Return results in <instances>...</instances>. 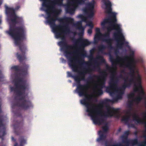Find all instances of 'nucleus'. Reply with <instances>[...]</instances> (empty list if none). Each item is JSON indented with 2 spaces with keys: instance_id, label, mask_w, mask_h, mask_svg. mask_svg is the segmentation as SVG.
Wrapping results in <instances>:
<instances>
[{
  "instance_id": "obj_41",
  "label": "nucleus",
  "mask_w": 146,
  "mask_h": 146,
  "mask_svg": "<svg viewBox=\"0 0 146 146\" xmlns=\"http://www.w3.org/2000/svg\"><path fill=\"white\" fill-rule=\"evenodd\" d=\"M60 2V0H54L52 2V3L54 6L55 5L59 3Z\"/></svg>"
},
{
  "instance_id": "obj_12",
  "label": "nucleus",
  "mask_w": 146,
  "mask_h": 146,
  "mask_svg": "<svg viewBox=\"0 0 146 146\" xmlns=\"http://www.w3.org/2000/svg\"><path fill=\"white\" fill-rule=\"evenodd\" d=\"M50 8L53 10L52 11V13L54 14L53 17L51 16V13L49 12V10L47 9L45 10L46 12L47 17L46 18V23L49 25L52 23V22L54 23L55 20H58L61 22L63 20V19L62 18H60L58 17V15L60 13V10H57L55 9V7L54 6H51Z\"/></svg>"
},
{
  "instance_id": "obj_11",
  "label": "nucleus",
  "mask_w": 146,
  "mask_h": 146,
  "mask_svg": "<svg viewBox=\"0 0 146 146\" xmlns=\"http://www.w3.org/2000/svg\"><path fill=\"white\" fill-rule=\"evenodd\" d=\"M135 51L131 49L130 46L128 45V69L131 70V72H133V68L135 67L136 63L143 62L142 59L135 58Z\"/></svg>"
},
{
  "instance_id": "obj_27",
  "label": "nucleus",
  "mask_w": 146,
  "mask_h": 146,
  "mask_svg": "<svg viewBox=\"0 0 146 146\" xmlns=\"http://www.w3.org/2000/svg\"><path fill=\"white\" fill-rule=\"evenodd\" d=\"M19 141L20 143L19 146H23L26 143V140L23 136L20 137L19 139Z\"/></svg>"
},
{
  "instance_id": "obj_7",
  "label": "nucleus",
  "mask_w": 146,
  "mask_h": 146,
  "mask_svg": "<svg viewBox=\"0 0 146 146\" xmlns=\"http://www.w3.org/2000/svg\"><path fill=\"white\" fill-rule=\"evenodd\" d=\"M58 45L61 47V49L64 51L65 55L68 59L69 65L71 67L73 71L74 72H78V66L74 63L75 61V59L73 57V55L78 52V50L75 51H72L74 46L67 44L66 41H61L58 42Z\"/></svg>"
},
{
  "instance_id": "obj_56",
  "label": "nucleus",
  "mask_w": 146,
  "mask_h": 146,
  "mask_svg": "<svg viewBox=\"0 0 146 146\" xmlns=\"http://www.w3.org/2000/svg\"><path fill=\"white\" fill-rule=\"evenodd\" d=\"M105 146H109V145H108V142L106 141L105 142Z\"/></svg>"
},
{
  "instance_id": "obj_10",
  "label": "nucleus",
  "mask_w": 146,
  "mask_h": 146,
  "mask_svg": "<svg viewBox=\"0 0 146 146\" xmlns=\"http://www.w3.org/2000/svg\"><path fill=\"white\" fill-rule=\"evenodd\" d=\"M56 21L55 20L54 23L52 22L50 25L52 28L54 32L55 33L56 38H59L62 36V34L69 33L70 32V29L68 26L66 25L64 29H63L64 26L60 25H56L55 23Z\"/></svg>"
},
{
  "instance_id": "obj_8",
  "label": "nucleus",
  "mask_w": 146,
  "mask_h": 146,
  "mask_svg": "<svg viewBox=\"0 0 146 146\" xmlns=\"http://www.w3.org/2000/svg\"><path fill=\"white\" fill-rule=\"evenodd\" d=\"M135 64V66L133 68V72H131V70L128 69V88L131 84L133 85V91L136 92L140 91V90H143L141 84V77L139 73L138 70L137 68V64Z\"/></svg>"
},
{
  "instance_id": "obj_16",
  "label": "nucleus",
  "mask_w": 146,
  "mask_h": 146,
  "mask_svg": "<svg viewBox=\"0 0 146 146\" xmlns=\"http://www.w3.org/2000/svg\"><path fill=\"white\" fill-rule=\"evenodd\" d=\"M29 66L25 63L23 64L21 66H14L11 67V69L14 70L16 71H20L24 74H26L27 72Z\"/></svg>"
},
{
  "instance_id": "obj_49",
  "label": "nucleus",
  "mask_w": 146,
  "mask_h": 146,
  "mask_svg": "<svg viewBox=\"0 0 146 146\" xmlns=\"http://www.w3.org/2000/svg\"><path fill=\"white\" fill-rule=\"evenodd\" d=\"M92 28H91L88 29V33L90 34H91L92 33Z\"/></svg>"
},
{
  "instance_id": "obj_33",
  "label": "nucleus",
  "mask_w": 146,
  "mask_h": 146,
  "mask_svg": "<svg viewBox=\"0 0 146 146\" xmlns=\"http://www.w3.org/2000/svg\"><path fill=\"white\" fill-rule=\"evenodd\" d=\"M78 17V18H80L82 19V21H83L85 22H87V18L82 15L80 14L79 15Z\"/></svg>"
},
{
  "instance_id": "obj_14",
  "label": "nucleus",
  "mask_w": 146,
  "mask_h": 146,
  "mask_svg": "<svg viewBox=\"0 0 146 146\" xmlns=\"http://www.w3.org/2000/svg\"><path fill=\"white\" fill-rule=\"evenodd\" d=\"M102 128L103 131L100 130L98 132L99 137L97 138L96 141L98 142L105 141L107 137L106 134L109 129L107 125L103 126Z\"/></svg>"
},
{
  "instance_id": "obj_31",
  "label": "nucleus",
  "mask_w": 146,
  "mask_h": 146,
  "mask_svg": "<svg viewBox=\"0 0 146 146\" xmlns=\"http://www.w3.org/2000/svg\"><path fill=\"white\" fill-rule=\"evenodd\" d=\"M77 25H78L79 26L78 27V29L79 30H82L81 32H80V33L83 34L84 33V28L82 26V21H78L77 23Z\"/></svg>"
},
{
  "instance_id": "obj_51",
  "label": "nucleus",
  "mask_w": 146,
  "mask_h": 146,
  "mask_svg": "<svg viewBox=\"0 0 146 146\" xmlns=\"http://www.w3.org/2000/svg\"><path fill=\"white\" fill-rule=\"evenodd\" d=\"M61 38V39L62 40V41H66V39L65 38L64 36H61V37H60Z\"/></svg>"
},
{
  "instance_id": "obj_2",
  "label": "nucleus",
  "mask_w": 146,
  "mask_h": 146,
  "mask_svg": "<svg viewBox=\"0 0 146 146\" xmlns=\"http://www.w3.org/2000/svg\"><path fill=\"white\" fill-rule=\"evenodd\" d=\"M92 95L89 96H86L85 98L81 100V104L85 105L86 108V111L88 113V115L90 116L94 123L96 125H101L104 123L105 120L103 118L104 117H114L119 118L120 116L119 109L113 108L111 111L110 107H107L106 111H104L103 114L101 110L98 108L100 106L103 107V105L107 104L111 101L110 99H106L102 101L100 105L97 107L93 104H91L89 102L92 99Z\"/></svg>"
},
{
  "instance_id": "obj_32",
  "label": "nucleus",
  "mask_w": 146,
  "mask_h": 146,
  "mask_svg": "<svg viewBox=\"0 0 146 146\" xmlns=\"http://www.w3.org/2000/svg\"><path fill=\"white\" fill-rule=\"evenodd\" d=\"M107 48V46H105L103 45H100L98 47V50L99 51L102 53L104 50L106 48Z\"/></svg>"
},
{
  "instance_id": "obj_22",
  "label": "nucleus",
  "mask_w": 146,
  "mask_h": 146,
  "mask_svg": "<svg viewBox=\"0 0 146 146\" xmlns=\"http://www.w3.org/2000/svg\"><path fill=\"white\" fill-rule=\"evenodd\" d=\"M17 124H15L14 125V132L16 134L19 135V133L17 132V130L20 129L21 127L23 125V122L22 121H21L17 122Z\"/></svg>"
},
{
  "instance_id": "obj_13",
  "label": "nucleus",
  "mask_w": 146,
  "mask_h": 146,
  "mask_svg": "<svg viewBox=\"0 0 146 146\" xmlns=\"http://www.w3.org/2000/svg\"><path fill=\"white\" fill-rule=\"evenodd\" d=\"M139 95L136 98H133L131 101L128 100V121L130 118V110L129 108H132L133 105V102L138 104L143 99H145V94L143 90H140ZM138 91L137 92H138Z\"/></svg>"
},
{
  "instance_id": "obj_28",
  "label": "nucleus",
  "mask_w": 146,
  "mask_h": 146,
  "mask_svg": "<svg viewBox=\"0 0 146 146\" xmlns=\"http://www.w3.org/2000/svg\"><path fill=\"white\" fill-rule=\"evenodd\" d=\"M103 36V35L100 34L96 33L94 38V40L95 43H97L100 40V37Z\"/></svg>"
},
{
  "instance_id": "obj_29",
  "label": "nucleus",
  "mask_w": 146,
  "mask_h": 146,
  "mask_svg": "<svg viewBox=\"0 0 146 146\" xmlns=\"http://www.w3.org/2000/svg\"><path fill=\"white\" fill-rule=\"evenodd\" d=\"M129 143H130L133 146H134L137 145L138 143V140L137 138H135L131 140L130 141V140L128 139V145Z\"/></svg>"
},
{
  "instance_id": "obj_59",
  "label": "nucleus",
  "mask_w": 146,
  "mask_h": 146,
  "mask_svg": "<svg viewBox=\"0 0 146 146\" xmlns=\"http://www.w3.org/2000/svg\"><path fill=\"white\" fill-rule=\"evenodd\" d=\"M126 106H128V101H127L126 103Z\"/></svg>"
},
{
  "instance_id": "obj_44",
  "label": "nucleus",
  "mask_w": 146,
  "mask_h": 146,
  "mask_svg": "<svg viewBox=\"0 0 146 146\" xmlns=\"http://www.w3.org/2000/svg\"><path fill=\"white\" fill-rule=\"evenodd\" d=\"M96 33L100 34L102 35V33H101L100 29V28H96Z\"/></svg>"
},
{
  "instance_id": "obj_26",
  "label": "nucleus",
  "mask_w": 146,
  "mask_h": 146,
  "mask_svg": "<svg viewBox=\"0 0 146 146\" xmlns=\"http://www.w3.org/2000/svg\"><path fill=\"white\" fill-rule=\"evenodd\" d=\"M74 9L73 8L71 7L70 6H68L66 8V13H70V14H73L74 13Z\"/></svg>"
},
{
  "instance_id": "obj_20",
  "label": "nucleus",
  "mask_w": 146,
  "mask_h": 146,
  "mask_svg": "<svg viewBox=\"0 0 146 146\" xmlns=\"http://www.w3.org/2000/svg\"><path fill=\"white\" fill-rule=\"evenodd\" d=\"M132 116L133 121L135 122L138 124H144L145 125H146V122H144L136 112H134L132 114Z\"/></svg>"
},
{
  "instance_id": "obj_4",
  "label": "nucleus",
  "mask_w": 146,
  "mask_h": 146,
  "mask_svg": "<svg viewBox=\"0 0 146 146\" xmlns=\"http://www.w3.org/2000/svg\"><path fill=\"white\" fill-rule=\"evenodd\" d=\"M15 85L16 88L19 89L17 91L18 96L21 97L19 99L18 96L15 97V99L17 100L14 104L12 105L13 109L15 108L16 107H20L25 110H26L31 108H33V105L31 101L28 98L25 99V91H28L30 89V84L27 82L26 80L22 78H19L15 81Z\"/></svg>"
},
{
  "instance_id": "obj_23",
  "label": "nucleus",
  "mask_w": 146,
  "mask_h": 146,
  "mask_svg": "<svg viewBox=\"0 0 146 146\" xmlns=\"http://www.w3.org/2000/svg\"><path fill=\"white\" fill-rule=\"evenodd\" d=\"M103 2L106 6V8L108 10V13H110L111 11V2L109 1L103 0Z\"/></svg>"
},
{
  "instance_id": "obj_19",
  "label": "nucleus",
  "mask_w": 146,
  "mask_h": 146,
  "mask_svg": "<svg viewBox=\"0 0 146 146\" xmlns=\"http://www.w3.org/2000/svg\"><path fill=\"white\" fill-rule=\"evenodd\" d=\"M6 134V128L3 123V119L0 117V138L2 141L4 140V137Z\"/></svg>"
},
{
  "instance_id": "obj_5",
  "label": "nucleus",
  "mask_w": 146,
  "mask_h": 146,
  "mask_svg": "<svg viewBox=\"0 0 146 146\" xmlns=\"http://www.w3.org/2000/svg\"><path fill=\"white\" fill-rule=\"evenodd\" d=\"M76 44L80 43L79 45V49L82 51L80 55L81 59L78 61L80 66H81L84 65L89 66L92 63L90 61H91L93 62L95 64L94 65L92 68L95 67V70L97 68L100 70V68L99 66L100 63L98 61L97 59L100 60V62L101 63H105L106 61L103 57L102 56L98 55L96 58H94L93 55L91 54L87 56V54L84 50V47L90 44L91 42L87 39L79 38L76 40Z\"/></svg>"
},
{
  "instance_id": "obj_63",
  "label": "nucleus",
  "mask_w": 146,
  "mask_h": 146,
  "mask_svg": "<svg viewBox=\"0 0 146 146\" xmlns=\"http://www.w3.org/2000/svg\"><path fill=\"white\" fill-rule=\"evenodd\" d=\"M144 137L145 138H146V135H145V136H144Z\"/></svg>"
},
{
  "instance_id": "obj_36",
  "label": "nucleus",
  "mask_w": 146,
  "mask_h": 146,
  "mask_svg": "<svg viewBox=\"0 0 146 146\" xmlns=\"http://www.w3.org/2000/svg\"><path fill=\"white\" fill-rule=\"evenodd\" d=\"M133 92L131 93L130 94H128V99L130 98V96H131V97H132V98H133L135 96V93H136V92L139 93L138 95L137 96H138L139 95V94L140 93V91L138 92H135L133 91Z\"/></svg>"
},
{
  "instance_id": "obj_54",
  "label": "nucleus",
  "mask_w": 146,
  "mask_h": 146,
  "mask_svg": "<svg viewBox=\"0 0 146 146\" xmlns=\"http://www.w3.org/2000/svg\"><path fill=\"white\" fill-rule=\"evenodd\" d=\"M134 135L135 136H137V134H138V132H137V131H136L135 132H134Z\"/></svg>"
},
{
  "instance_id": "obj_25",
  "label": "nucleus",
  "mask_w": 146,
  "mask_h": 146,
  "mask_svg": "<svg viewBox=\"0 0 146 146\" xmlns=\"http://www.w3.org/2000/svg\"><path fill=\"white\" fill-rule=\"evenodd\" d=\"M121 121L125 123L126 124L128 125V109H127L126 110L125 115L122 117Z\"/></svg>"
},
{
  "instance_id": "obj_60",
  "label": "nucleus",
  "mask_w": 146,
  "mask_h": 146,
  "mask_svg": "<svg viewBox=\"0 0 146 146\" xmlns=\"http://www.w3.org/2000/svg\"><path fill=\"white\" fill-rule=\"evenodd\" d=\"M2 4V2L0 0V5Z\"/></svg>"
},
{
  "instance_id": "obj_39",
  "label": "nucleus",
  "mask_w": 146,
  "mask_h": 146,
  "mask_svg": "<svg viewBox=\"0 0 146 146\" xmlns=\"http://www.w3.org/2000/svg\"><path fill=\"white\" fill-rule=\"evenodd\" d=\"M40 1H43L42 5L43 7H47V3L46 0H40Z\"/></svg>"
},
{
  "instance_id": "obj_43",
  "label": "nucleus",
  "mask_w": 146,
  "mask_h": 146,
  "mask_svg": "<svg viewBox=\"0 0 146 146\" xmlns=\"http://www.w3.org/2000/svg\"><path fill=\"white\" fill-rule=\"evenodd\" d=\"M68 75L69 77H72L73 78L74 80V76H77V75H72V73L69 72H67Z\"/></svg>"
},
{
  "instance_id": "obj_47",
  "label": "nucleus",
  "mask_w": 146,
  "mask_h": 146,
  "mask_svg": "<svg viewBox=\"0 0 146 146\" xmlns=\"http://www.w3.org/2000/svg\"><path fill=\"white\" fill-rule=\"evenodd\" d=\"M83 11L85 13L88 14V11H90V10L88 8V7H86L84 9Z\"/></svg>"
},
{
  "instance_id": "obj_37",
  "label": "nucleus",
  "mask_w": 146,
  "mask_h": 146,
  "mask_svg": "<svg viewBox=\"0 0 146 146\" xmlns=\"http://www.w3.org/2000/svg\"><path fill=\"white\" fill-rule=\"evenodd\" d=\"M94 13L93 11H90V12L88 14V17L91 18L92 17L94 16Z\"/></svg>"
},
{
  "instance_id": "obj_57",
  "label": "nucleus",
  "mask_w": 146,
  "mask_h": 146,
  "mask_svg": "<svg viewBox=\"0 0 146 146\" xmlns=\"http://www.w3.org/2000/svg\"><path fill=\"white\" fill-rule=\"evenodd\" d=\"M18 143L17 142H16L14 145V146H17L18 145Z\"/></svg>"
},
{
  "instance_id": "obj_58",
  "label": "nucleus",
  "mask_w": 146,
  "mask_h": 146,
  "mask_svg": "<svg viewBox=\"0 0 146 146\" xmlns=\"http://www.w3.org/2000/svg\"><path fill=\"white\" fill-rule=\"evenodd\" d=\"M118 51V50L117 49H115V52H117Z\"/></svg>"
},
{
  "instance_id": "obj_17",
  "label": "nucleus",
  "mask_w": 146,
  "mask_h": 146,
  "mask_svg": "<svg viewBox=\"0 0 146 146\" xmlns=\"http://www.w3.org/2000/svg\"><path fill=\"white\" fill-rule=\"evenodd\" d=\"M103 36L104 37L107 38H104L103 41L106 42L107 44V48L110 50L114 49V47L112 45V40L110 37V33L107 32L105 33Z\"/></svg>"
},
{
  "instance_id": "obj_45",
  "label": "nucleus",
  "mask_w": 146,
  "mask_h": 146,
  "mask_svg": "<svg viewBox=\"0 0 146 146\" xmlns=\"http://www.w3.org/2000/svg\"><path fill=\"white\" fill-rule=\"evenodd\" d=\"M95 51V49L94 48H93L90 51V54L92 55H94Z\"/></svg>"
},
{
  "instance_id": "obj_62",
  "label": "nucleus",
  "mask_w": 146,
  "mask_h": 146,
  "mask_svg": "<svg viewBox=\"0 0 146 146\" xmlns=\"http://www.w3.org/2000/svg\"><path fill=\"white\" fill-rule=\"evenodd\" d=\"M129 133H130V131L128 130V135H129Z\"/></svg>"
},
{
  "instance_id": "obj_9",
  "label": "nucleus",
  "mask_w": 146,
  "mask_h": 146,
  "mask_svg": "<svg viewBox=\"0 0 146 146\" xmlns=\"http://www.w3.org/2000/svg\"><path fill=\"white\" fill-rule=\"evenodd\" d=\"M115 29L117 31L113 33V36L117 43V47L119 49H121L123 45L125 39L120 29L119 25L118 24H112L110 26L107 28V32L110 33L112 30Z\"/></svg>"
},
{
  "instance_id": "obj_3",
  "label": "nucleus",
  "mask_w": 146,
  "mask_h": 146,
  "mask_svg": "<svg viewBox=\"0 0 146 146\" xmlns=\"http://www.w3.org/2000/svg\"><path fill=\"white\" fill-rule=\"evenodd\" d=\"M109 59L111 63L112 67H111L107 65L106 68L110 72L111 74L110 79L108 82L109 86L106 87V91L111 96H112L115 93L117 94L116 96L113 99V102H116L119 100L122 99L126 88L128 87V76L126 75L125 85L118 87V85L119 79L117 77L115 76V71L112 70V68L116 69L117 63L123 61L124 60V58L118 57L115 59L113 56L110 55Z\"/></svg>"
},
{
  "instance_id": "obj_61",
  "label": "nucleus",
  "mask_w": 146,
  "mask_h": 146,
  "mask_svg": "<svg viewBox=\"0 0 146 146\" xmlns=\"http://www.w3.org/2000/svg\"><path fill=\"white\" fill-rule=\"evenodd\" d=\"M145 132L146 133V127L145 128Z\"/></svg>"
},
{
  "instance_id": "obj_6",
  "label": "nucleus",
  "mask_w": 146,
  "mask_h": 146,
  "mask_svg": "<svg viewBox=\"0 0 146 146\" xmlns=\"http://www.w3.org/2000/svg\"><path fill=\"white\" fill-rule=\"evenodd\" d=\"M95 67L91 68H85L82 71L79 72V75L77 76H74V80L77 84L76 90L80 96H89V95L86 94V91L88 88V85H82L80 84L81 80H85V75L87 74H89L92 71H95Z\"/></svg>"
},
{
  "instance_id": "obj_18",
  "label": "nucleus",
  "mask_w": 146,
  "mask_h": 146,
  "mask_svg": "<svg viewBox=\"0 0 146 146\" xmlns=\"http://www.w3.org/2000/svg\"><path fill=\"white\" fill-rule=\"evenodd\" d=\"M116 14L115 13H112L111 17L112 19L110 18L105 19L101 23V25L102 27H104L105 25L108 23H110V24H115L114 23H116L117 21L116 17Z\"/></svg>"
},
{
  "instance_id": "obj_53",
  "label": "nucleus",
  "mask_w": 146,
  "mask_h": 146,
  "mask_svg": "<svg viewBox=\"0 0 146 146\" xmlns=\"http://www.w3.org/2000/svg\"><path fill=\"white\" fill-rule=\"evenodd\" d=\"M121 128H119V129H118L117 131V133L118 134V133H120L121 132Z\"/></svg>"
},
{
  "instance_id": "obj_50",
  "label": "nucleus",
  "mask_w": 146,
  "mask_h": 146,
  "mask_svg": "<svg viewBox=\"0 0 146 146\" xmlns=\"http://www.w3.org/2000/svg\"><path fill=\"white\" fill-rule=\"evenodd\" d=\"M3 77H4L2 74L0 70V82L1 81V80L3 79Z\"/></svg>"
},
{
  "instance_id": "obj_21",
  "label": "nucleus",
  "mask_w": 146,
  "mask_h": 146,
  "mask_svg": "<svg viewBox=\"0 0 146 146\" xmlns=\"http://www.w3.org/2000/svg\"><path fill=\"white\" fill-rule=\"evenodd\" d=\"M125 135H122L121 136L122 138L125 139V145H123L121 143H119L115 144L110 145V146H128V130L125 131Z\"/></svg>"
},
{
  "instance_id": "obj_40",
  "label": "nucleus",
  "mask_w": 146,
  "mask_h": 146,
  "mask_svg": "<svg viewBox=\"0 0 146 146\" xmlns=\"http://www.w3.org/2000/svg\"><path fill=\"white\" fill-rule=\"evenodd\" d=\"M14 113L15 115L18 117H20L21 116V114L20 112H19V110H17L16 111L14 112Z\"/></svg>"
},
{
  "instance_id": "obj_34",
  "label": "nucleus",
  "mask_w": 146,
  "mask_h": 146,
  "mask_svg": "<svg viewBox=\"0 0 146 146\" xmlns=\"http://www.w3.org/2000/svg\"><path fill=\"white\" fill-rule=\"evenodd\" d=\"M90 11H93L94 8V5L93 3H90L87 6Z\"/></svg>"
},
{
  "instance_id": "obj_55",
  "label": "nucleus",
  "mask_w": 146,
  "mask_h": 146,
  "mask_svg": "<svg viewBox=\"0 0 146 146\" xmlns=\"http://www.w3.org/2000/svg\"><path fill=\"white\" fill-rule=\"evenodd\" d=\"M11 139L12 141H16V139L14 138V137H12Z\"/></svg>"
},
{
  "instance_id": "obj_38",
  "label": "nucleus",
  "mask_w": 146,
  "mask_h": 146,
  "mask_svg": "<svg viewBox=\"0 0 146 146\" xmlns=\"http://www.w3.org/2000/svg\"><path fill=\"white\" fill-rule=\"evenodd\" d=\"M87 25L88 26L90 27L91 28H93V23L92 21H87Z\"/></svg>"
},
{
  "instance_id": "obj_46",
  "label": "nucleus",
  "mask_w": 146,
  "mask_h": 146,
  "mask_svg": "<svg viewBox=\"0 0 146 146\" xmlns=\"http://www.w3.org/2000/svg\"><path fill=\"white\" fill-rule=\"evenodd\" d=\"M146 145V142L144 141L139 144V146H145Z\"/></svg>"
},
{
  "instance_id": "obj_35",
  "label": "nucleus",
  "mask_w": 146,
  "mask_h": 146,
  "mask_svg": "<svg viewBox=\"0 0 146 146\" xmlns=\"http://www.w3.org/2000/svg\"><path fill=\"white\" fill-rule=\"evenodd\" d=\"M64 19L66 21L69 22L70 23H74V19L73 18L68 17L65 18Z\"/></svg>"
},
{
  "instance_id": "obj_64",
  "label": "nucleus",
  "mask_w": 146,
  "mask_h": 146,
  "mask_svg": "<svg viewBox=\"0 0 146 146\" xmlns=\"http://www.w3.org/2000/svg\"><path fill=\"white\" fill-rule=\"evenodd\" d=\"M126 96L127 97H128V95L127 94H126Z\"/></svg>"
},
{
  "instance_id": "obj_15",
  "label": "nucleus",
  "mask_w": 146,
  "mask_h": 146,
  "mask_svg": "<svg viewBox=\"0 0 146 146\" xmlns=\"http://www.w3.org/2000/svg\"><path fill=\"white\" fill-rule=\"evenodd\" d=\"M107 76V74L106 72H103L101 76L102 78L101 83L99 85L96 86V88L97 89V94L99 95H101L103 93L102 90L105 87Z\"/></svg>"
},
{
  "instance_id": "obj_30",
  "label": "nucleus",
  "mask_w": 146,
  "mask_h": 146,
  "mask_svg": "<svg viewBox=\"0 0 146 146\" xmlns=\"http://www.w3.org/2000/svg\"><path fill=\"white\" fill-rule=\"evenodd\" d=\"M86 0H73L72 2L76 5H82L84 4L85 1Z\"/></svg>"
},
{
  "instance_id": "obj_42",
  "label": "nucleus",
  "mask_w": 146,
  "mask_h": 146,
  "mask_svg": "<svg viewBox=\"0 0 146 146\" xmlns=\"http://www.w3.org/2000/svg\"><path fill=\"white\" fill-rule=\"evenodd\" d=\"M125 59L126 60L125 67L128 68V55H126L125 56Z\"/></svg>"
},
{
  "instance_id": "obj_24",
  "label": "nucleus",
  "mask_w": 146,
  "mask_h": 146,
  "mask_svg": "<svg viewBox=\"0 0 146 146\" xmlns=\"http://www.w3.org/2000/svg\"><path fill=\"white\" fill-rule=\"evenodd\" d=\"M105 71H103L101 72V75H102V73ZM102 76H98L96 75H94L92 76H90L88 77V80H87V82L88 83L93 81H94V78H96L98 79L101 78L102 80V78L101 77Z\"/></svg>"
},
{
  "instance_id": "obj_48",
  "label": "nucleus",
  "mask_w": 146,
  "mask_h": 146,
  "mask_svg": "<svg viewBox=\"0 0 146 146\" xmlns=\"http://www.w3.org/2000/svg\"><path fill=\"white\" fill-rule=\"evenodd\" d=\"M10 90L11 92H15L16 91V88L14 87L11 86L10 87Z\"/></svg>"
},
{
  "instance_id": "obj_52",
  "label": "nucleus",
  "mask_w": 146,
  "mask_h": 146,
  "mask_svg": "<svg viewBox=\"0 0 146 146\" xmlns=\"http://www.w3.org/2000/svg\"><path fill=\"white\" fill-rule=\"evenodd\" d=\"M145 107L146 108V100L145 101ZM143 114L144 115V116L146 118V112L145 113H143Z\"/></svg>"
},
{
  "instance_id": "obj_1",
  "label": "nucleus",
  "mask_w": 146,
  "mask_h": 146,
  "mask_svg": "<svg viewBox=\"0 0 146 146\" xmlns=\"http://www.w3.org/2000/svg\"><path fill=\"white\" fill-rule=\"evenodd\" d=\"M6 14L10 18L9 30L8 33L14 39L16 45L19 46L22 54L18 52L16 56L17 59L20 63L27 59L25 54L28 51L26 45L21 41L26 39L25 29L23 26H16L17 24H22L23 23L22 17L17 16L15 13V9L9 7L6 5L5 6Z\"/></svg>"
}]
</instances>
